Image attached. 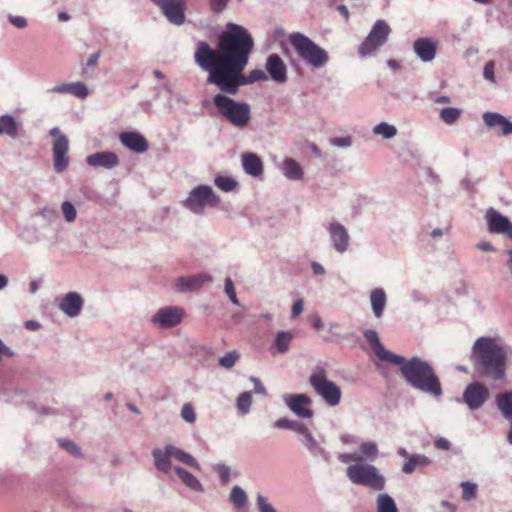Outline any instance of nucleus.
<instances>
[{
  "label": "nucleus",
  "instance_id": "1",
  "mask_svg": "<svg viewBox=\"0 0 512 512\" xmlns=\"http://www.w3.org/2000/svg\"><path fill=\"white\" fill-rule=\"evenodd\" d=\"M254 41L242 26L228 23L221 33L216 49L201 41L194 54L195 62L208 72L207 83L216 85L222 92L235 95L243 85L268 80L261 69H254L243 75Z\"/></svg>",
  "mask_w": 512,
  "mask_h": 512
},
{
  "label": "nucleus",
  "instance_id": "2",
  "mask_svg": "<svg viewBox=\"0 0 512 512\" xmlns=\"http://www.w3.org/2000/svg\"><path fill=\"white\" fill-rule=\"evenodd\" d=\"M506 359V352L496 338L482 336L473 344L471 360L482 376L502 380L505 377Z\"/></svg>",
  "mask_w": 512,
  "mask_h": 512
},
{
  "label": "nucleus",
  "instance_id": "3",
  "mask_svg": "<svg viewBox=\"0 0 512 512\" xmlns=\"http://www.w3.org/2000/svg\"><path fill=\"white\" fill-rule=\"evenodd\" d=\"M394 364L400 366L402 376L413 388L434 397L442 395L440 379L428 362L418 357H412L409 360L403 357L401 363Z\"/></svg>",
  "mask_w": 512,
  "mask_h": 512
},
{
  "label": "nucleus",
  "instance_id": "4",
  "mask_svg": "<svg viewBox=\"0 0 512 512\" xmlns=\"http://www.w3.org/2000/svg\"><path fill=\"white\" fill-rule=\"evenodd\" d=\"M289 42L299 58L312 68L319 69L328 63V52L304 34L299 32L290 34Z\"/></svg>",
  "mask_w": 512,
  "mask_h": 512
},
{
  "label": "nucleus",
  "instance_id": "5",
  "mask_svg": "<svg viewBox=\"0 0 512 512\" xmlns=\"http://www.w3.org/2000/svg\"><path fill=\"white\" fill-rule=\"evenodd\" d=\"M213 103L219 114L237 128H244L250 121V106L224 95L216 94Z\"/></svg>",
  "mask_w": 512,
  "mask_h": 512
},
{
  "label": "nucleus",
  "instance_id": "6",
  "mask_svg": "<svg viewBox=\"0 0 512 512\" xmlns=\"http://www.w3.org/2000/svg\"><path fill=\"white\" fill-rule=\"evenodd\" d=\"M349 480L356 485H362L375 491H380L385 486V478L379 470L370 464H354L346 469Z\"/></svg>",
  "mask_w": 512,
  "mask_h": 512
},
{
  "label": "nucleus",
  "instance_id": "7",
  "mask_svg": "<svg viewBox=\"0 0 512 512\" xmlns=\"http://www.w3.org/2000/svg\"><path fill=\"white\" fill-rule=\"evenodd\" d=\"M152 455L156 468L164 473H168L171 470V458L197 470L200 469L199 463L192 455L173 445H167L164 449L156 448L152 451Z\"/></svg>",
  "mask_w": 512,
  "mask_h": 512
},
{
  "label": "nucleus",
  "instance_id": "8",
  "mask_svg": "<svg viewBox=\"0 0 512 512\" xmlns=\"http://www.w3.org/2000/svg\"><path fill=\"white\" fill-rule=\"evenodd\" d=\"M309 383L328 405L337 406L341 401L342 392L340 387L329 380L324 369L314 371L309 377Z\"/></svg>",
  "mask_w": 512,
  "mask_h": 512
},
{
  "label": "nucleus",
  "instance_id": "9",
  "mask_svg": "<svg viewBox=\"0 0 512 512\" xmlns=\"http://www.w3.org/2000/svg\"><path fill=\"white\" fill-rule=\"evenodd\" d=\"M220 202V198L214 193L213 189L208 185H199L194 188L184 201V206L193 213H202L204 208L216 207Z\"/></svg>",
  "mask_w": 512,
  "mask_h": 512
},
{
  "label": "nucleus",
  "instance_id": "10",
  "mask_svg": "<svg viewBox=\"0 0 512 512\" xmlns=\"http://www.w3.org/2000/svg\"><path fill=\"white\" fill-rule=\"evenodd\" d=\"M389 32L390 28L386 22L378 20L360 45L359 53L363 56L370 55L386 42Z\"/></svg>",
  "mask_w": 512,
  "mask_h": 512
},
{
  "label": "nucleus",
  "instance_id": "11",
  "mask_svg": "<svg viewBox=\"0 0 512 512\" xmlns=\"http://www.w3.org/2000/svg\"><path fill=\"white\" fill-rule=\"evenodd\" d=\"M50 135L55 137L53 143L54 168L56 172L65 171L69 165V141L68 138L60 133L59 128L55 127L50 130Z\"/></svg>",
  "mask_w": 512,
  "mask_h": 512
},
{
  "label": "nucleus",
  "instance_id": "12",
  "mask_svg": "<svg viewBox=\"0 0 512 512\" xmlns=\"http://www.w3.org/2000/svg\"><path fill=\"white\" fill-rule=\"evenodd\" d=\"M167 20L177 26L185 22L186 1L184 0H155Z\"/></svg>",
  "mask_w": 512,
  "mask_h": 512
},
{
  "label": "nucleus",
  "instance_id": "13",
  "mask_svg": "<svg viewBox=\"0 0 512 512\" xmlns=\"http://www.w3.org/2000/svg\"><path fill=\"white\" fill-rule=\"evenodd\" d=\"M489 395L488 388L481 382L475 381L465 388L463 401L471 410H476L483 406Z\"/></svg>",
  "mask_w": 512,
  "mask_h": 512
},
{
  "label": "nucleus",
  "instance_id": "14",
  "mask_svg": "<svg viewBox=\"0 0 512 512\" xmlns=\"http://www.w3.org/2000/svg\"><path fill=\"white\" fill-rule=\"evenodd\" d=\"M185 312L178 306L161 308L152 317V322L162 328L174 327L182 322Z\"/></svg>",
  "mask_w": 512,
  "mask_h": 512
},
{
  "label": "nucleus",
  "instance_id": "15",
  "mask_svg": "<svg viewBox=\"0 0 512 512\" xmlns=\"http://www.w3.org/2000/svg\"><path fill=\"white\" fill-rule=\"evenodd\" d=\"M366 341L371 345L375 355L384 362L401 363L403 357L388 351L380 342L378 334L375 330L367 329L364 331Z\"/></svg>",
  "mask_w": 512,
  "mask_h": 512
},
{
  "label": "nucleus",
  "instance_id": "16",
  "mask_svg": "<svg viewBox=\"0 0 512 512\" xmlns=\"http://www.w3.org/2000/svg\"><path fill=\"white\" fill-rule=\"evenodd\" d=\"M485 219L491 233L504 234L512 239V223L493 208L487 210Z\"/></svg>",
  "mask_w": 512,
  "mask_h": 512
},
{
  "label": "nucleus",
  "instance_id": "17",
  "mask_svg": "<svg viewBox=\"0 0 512 512\" xmlns=\"http://www.w3.org/2000/svg\"><path fill=\"white\" fill-rule=\"evenodd\" d=\"M284 401L291 411L298 417L311 418L313 410L311 409V399L304 394H287Z\"/></svg>",
  "mask_w": 512,
  "mask_h": 512
},
{
  "label": "nucleus",
  "instance_id": "18",
  "mask_svg": "<svg viewBox=\"0 0 512 512\" xmlns=\"http://www.w3.org/2000/svg\"><path fill=\"white\" fill-rule=\"evenodd\" d=\"M265 69L270 77L276 83H285L287 77V66L282 58L277 54H271L267 57Z\"/></svg>",
  "mask_w": 512,
  "mask_h": 512
},
{
  "label": "nucleus",
  "instance_id": "19",
  "mask_svg": "<svg viewBox=\"0 0 512 512\" xmlns=\"http://www.w3.org/2000/svg\"><path fill=\"white\" fill-rule=\"evenodd\" d=\"M378 455V448L374 442H364L360 445V453L340 454L338 459L343 463L362 462L364 460H374Z\"/></svg>",
  "mask_w": 512,
  "mask_h": 512
},
{
  "label": "nucleus",
  "instance_id": "20",
  "mask_svg": "<svg viewBox=\"0 0 512 512\" xmlns=\"http://www.w3.org/2000/svg\"><path fill=\"white\" fill-rule=\"evenodd\" d=\"M121 143L136 153H144L149 149L145 137L137 132H122L119 136Z\"/></svg>",
  "mask_w": 512,
  "mask_h": 512
},
{
  "label": "nucleus",
  "instance_id": "21",
  "mask_svg": "<svg viewBox=\"0 0 512 512\" xmlns=\"http://www.w3.org/2000/svg\"><path fill=\"white\" fill-rule=\"evenodd\" d=\"M86 162L92 167H103L111 169L119 165L118 156L110 151L96 152L87 156Z\"/></svg>",
  "mask_w": 512,
  "mask_h": 512
},
{
  "label": "nucleus",
  "instance_id": "22",
  "mask_svg": "<svg viewBox=\"0 0 512 512\" xmlns=\"http://www.w3.org/2000/svg\"><path fill=\"white\" fill-rule=\"evenodd\" d=\"M414 52L423 62H430L435 58L437 45L428 38H419L414 42Z\"/></svg>",
  "mask_w": 512,
  "mask_h": 512
},
{
  "label": "nucleus",
  "instance_id": "23",
  "mask_svg": "<svg viewBox=\"0 0 512 512\" xmlns=\"http://www.w3.org/2000/svg\"><path fill=\"white\" fill-rule=\"evenodd\" d=\"M329 232L333 246L338 252H344L348 247L349 236L345 227L339 223H332Z\"/></svg>",
  "mask_w": 512,
  "mask_h": 512
},
{
  "label": "nucleus",
  "instance_id": "24",
  "mask_svg": "<svg viewBox=\"0 0 512 512\" xmlns=\"http://www.w3.org/2000/svg\"><path fill=\"white\" fill-rule=\"evenodd\" d=\"M83 306V300L76 292H69L61 301L60 308L70 317L77 316Z\"/></svg>",
  "mask_w": 512,
  "mask_h": 512
},
{
  "label": "nucleus",
  "instance_id": "25",
  "mask_svg": "<svg viewBox=\"0 0 512 512\" xmlns=\"http://www.w3.org/2000/svg\"><path fill=\"white\" fill-rule=\"evenodd\" d=\"M483 121L490 128L500 127L505 136L512 134V122L499 113L486 112L483 115Z\"/></svg>",
  "mask_w": 512,
  "mask_h": 512
},
{
  "label": "nucleus",
  "instance_id": "26",
  "mask_svg": "<svg viewBox=\"0 0 512 512\" xmlns=\"http://www.w3.org/2000/svg\"><path fill=\"white\" fill-rule=\"evenodd\" d=\"M242 165L244 171L253 177H258L263 173V163L261 159L254 153L243 154Z\"/></svg>",
  "mask_w": 512,
  "mask_h": 512
},
{
  "label": "nucleus",
  "instance_id": "27",
  "mask_svg": "<svg viewBox=\"0 0 512 512\" xmlns=\"http://www.w3.org/2000/svg\"><path fill=\"white\" fill-rule=\"evenodd\" d=\"M211 278L205 275H194L188 277H180L177 279L176 286L181 292L198 289L204 282L210 281Z\"/></svg>",
  "mask_w": 512,
  "mask_h": 512
},
{
  "label": "nucleus",
  "instance_id": "28",
  "mask_svg": "<svg viewBox=\"0 0 512 512\" xmlns=\"http://www.w3.org/2000/svg\"><path fill=\"white\" fill-rule=\"evenodd\" d=\"M386 294L383 289L375 288L370 294V302L375 317L380 318L383 315L386 306Z\"/></svg>",
  "mask_w": 512,
  "mask_h": 512
},
{
  "label": "nucleus",
  "instance_id": "29",
  "mask_svg": "<svg viewBox=\"0 0 512 512\" xmlns=\"http://www.w3.org/2000/svg\"><path fill=\"white\" fill-rule=\"evenodd\" d=\"M496 405L506 420H512V391H506L496 396Z\"/></svg>",
  "mask_w": 512,
  "mask_h": 512
},
{
  "label": "nucleus",
  "instance_id": "30",
  "mask_svg": "<svg viewBox=\"0 0 512 512\" xmlns=\"http://www.w3.org/2000/svg\"><path fill=\"white\" fill-rule=\"evenodd\" d=\"M283 174L290 180H300L303 178V169L292 158H286L282 164Z\"/></svg>",
  "mask_w": 512,
  "mask_h": 512
},
{
  "label": "nucleus",
  "instance_id": "31",
  "mask_svg": "<svg viewBox=\"0 0 512 512\" xmlns=\"http://www.w3.org/2000/svg\"><path fill=\"white\" fill-rule=\"evenodd\" d=\"M173 470L175 471V473L177 474V476L179 477V479L187 486L189 487L190 489L194 490V491H201L202 490V485L201 483L199 482V480L194 476L192 475L190 472H188L187 470H185L184 468L182 467H179V466H175L173 468Z\"/></svg>",
  "mask_w": 512,
  "mask_h": 512
},
{
  "label": "nucleus",
  "instance_id": "32",
  "mask_svg": "<svg viewBox=\"0 0 512 512\" xmlns=\"http://www.w3.org/2000/svg\"><path fill=\"white\" fill-rule=\"evenodd\" d=\"M430 459L424 455H411L407 462L402 466V472L411 474L417 467H424L430 464Z\"/></svg>",
  "mask_w": 512,
  "mask_h": 512
},
{
  "label": "nucleus",
  "instance_id": "33",
  "mask_svg": "<svg viewBox=\"0 0 512 512\" xmlns=\"http://www.w3.org/2000/svg\"><path fill=\"white\" fill-rule=\"evenodd\" d=\"M293 337L294 336L291 332H288V331L278 332L275 337V341H274V346L277 350V353H280V354L285 353L288 350Z\"/></svg>",
  "mask_w": 512,
  "mask_h": 512
},
{
  "label": "nucleus",
  "instance_id": "34",
  "mask_svg": "<svg viewBox=\"0 0 512 512\" xmlns=\"http://www.w3.org/2000/svg\"><path fill=\"white\" fill-rule=\"evenodd\" d=\"M377 512H398L394 500L387 494L377 497Z\"/></svg>",
  "mask_w": 512,
  "mask_h": 512
},
{
  "label": "nucleus",
  "instance_id": "35",
  "mask_svg": "<svg viewBox=\"0 0 512 512\" xmlns=\"http://www.w3.org/2000/svg\"><path fill=\"white\" fill-rule=\"evenodd\" d=\"M0 126L2 129V133H6L11 137H15L17 135V123L14 118L11 116H3L0 119Z\"/></svg>",
  "mask_w": 512,
  "mask_h": 512
},
{
  "label": "nucleus",
  "instance_id": "36",
  "mask_svg": "<svg viewBox=\"0 0 512 512\" xmlns=\"http://www.w3.org/2000/svg\"><path fill=\"white\" fill-rule=\"evenodd\" d=\"M460 115L461 110L458 108L447 107L440 111V118L449 125L455 123L460 118Z\"/></svg>",
  "mask_w": 512,
  "mask_h": 512
},
{
  "label": "nucleus",
  "instance_id": "37",
  "mask_svg": "<svg viewBox=\"0 0 512 512\" xmlns=\"http://www.w3.org/2000/svg\"><path fill=\"white\" fill-rule=\"evenodd\" d=\"M230 500L237 508H242L247 503V495L239 486H234L230 494Z\"/></svg>",
  "mask_w": 512,
  "mask_h": 512
},
{
  "label": "nucleus",
  "instance_id": "38",
  "mask_svg": "<svg viewBox=\"0 0 512 512\" xmlns=\"http://www.w3.org/2000/svg\"><path fill=\"white\" fill-rule=\"evenodd\" d=\"M373 132L376 135H382L384 138L389 139L396 135L397 129L393 125L382 122L374 127Z\"/></svg>",
  "mask_w": 512,
  "mask_h": 512
},
{
  "label": "nucleus",
  "instance_id": "39",
  "mask_svg": "<svg viewBox=\"0 0 512 512\" xmlns=\"http://www.w3.org/2000/svg\"><path fill=\"white\" fill-rule=\"evenodd\" d=\"M252 404V393L244 392L237 399V409L239 412L244 415L249 412L250 406Z\"/></svg>",
  "mask_w": 512,
  "mask_h": 512
},
{
  "label": "nucleus",
  "instance_id": "40",
  "mask_svg": "<svg viewBox=\"0 0 512 512\" xmlns=\"http://www.w3.org/2000/svg\"><path fill=\"white\" fill-rule=\"evenodd\" d=\"M215 185L222 191L230 192L236 188L237 182L231 177L219 176L215 178Z\"/></svg>",
  "mask_w": 512,
  "mask_h": 512
},
{
  "label": "nucleus",
  "instance_id": "41",
  "mask_svg": "<svg viewBox=\"0 0 512 512\" xmlns=\"http://www.w3.org/2000/svg\"><path fill=\"white\" fill-rule=\"evenodd\" d=\"M70 94L85 99L89 95L87 86L83 82L71 83Z\"/></svg>",
  "mask_w": 512,
  "mask_h": 512
},
{
  "label": "nucleus",
  "instance_id": "42",
  "mask_svg": "<svg viewBox=\"0 0 512 512\" xmlns=\"http://www.w3.org/2000/svg\"><path fill=\"white\" fill-rule=\"evenodd\" d=\"M462 498L465 501H470L471 499L476 497L477 485L470 482H462Z\"/></svg>",
  "mask_w": 512,
  "mask_h": 512
},
{
  "label": "nucleus",
  "instance_id": "43",
  "mask_svg": "<svg viewBox=\"0 0 512 512\" xmlns=\"http://www.w3.org/2000/svg\"><path fill=\"white\" fill-rule=\"evenodd\" d=\"M239 359V354L236 351L228 352L226 355L219 359L220 366L224 368H231Z\"/></svg>",
  "mask_w": 512,
  "mask_h": 512
},
{
  "label": "nucleus",
  "instance_id": "44",
  "mask_svg": "<svg viewBox=\"0 0 512 512\" xmlns=\"http://www.w3.org/2000/svg\"><path fill=\"white\" fill-rule=\"evenodd\" d=\"M59 445L66 450L68 453L74 456L81 455V449L74 442L66 439H58Z\"/></svg>",
  "mask_w": 512,
  "mask_h": 512
},
{
  "label": "nucleus",
  "instance_id": "45",
  "mask_svg": "<svg viewBox=\"0 0 512 512\" xmlns=\"http://www.w3.org/2000/svg\"><path fill=\"white\" fill-rule=\"evenodd\" d=\"M64 218L67 222H73L76 218V209L75 207L68 201L62 203L61 206Z\"/></svg>",
  "mask_w": 512,
  "mask_h": 512
},
{
  "label": "nucleus",
  "instance_id": "46",
  "mask_svg": "<svg viewBox=\"0 0 512 512\" xmlns=\"http://www.w3.org/2000/svg\"><path fill=\"white\" fill-rule=\"evenodd\" d=\"M224 289H225V293L228 295L231 302L235 305H238L239 304L238 298L236 296L234 284H233V281L231 280V278H229V277L226 278Z\"/></svg>",
  "mask_w": 512,
  "mask_h": 512
},
{
  "label": "nucleus",
  "instance_id": "47",
  "mask_svg": "<svg viewBox=\"0 0 512 512\" xmlns=\"http://www.w3.org/2000/svg\"><path fill=\"white\" fill-rule=\"evenodd\" d=\"M182 418L188 423H194L196 420V415L194 409L190 403L184 404L181 410Z\"/></svg>",
  "mask_w": 512,
  "mask_h": 512
},
{
  "label": "nucleus",
  "instance_id": "48",
  "mask_svg": "<svg viewBox=\"0 0 512 512\" xmlns=\"http://www.w3.org/2000/svg\"><path fill=\"white\" fill-rule=\"evenodd\" d=\"M494 70H495V63L494 61L490 60L488 61L485 66H484V70H483V76L486 80L494 83L495 82V75H494Z\"/></svg>",
  "mask_w": 512,
  "mask_h": 512
},
{
  "label": "nucleus",
  "instance_id": "49",
  "mask_svg": "<svg viewBox=\"0 0 512 512\" xmlns=\"http://www.w3.org/2000/svg\"><path fill=\"white\" fill-rule=\"evenodd\" d=\"M257 505L260 512H277L270 503L262 496H257Z\"/></svg>",
  "mask_w": 512,
  "mask_h": 512
},
{
  "label": "nucleus",
  "instance_id": "50",
  "mask_svg": "<svg viewBox=\"0 0 512 512\" xmlns=\"http://www.w3.org/2000/svg\"><path fill=\"white\" fill-rule=\"evenodd\" d=\"M9 22L16 28L22 29L27 26V20L23 16L8 15Z\"/></svg>",
  "mask_w": 512,
  "mask_h": 512
},
{
  "label": "nucleus",
  "instance_id": "51",
  "mask_svg": "<svg viewBox=\"0 0 512 512\" xmlns=\"http://www.w3.org/2000/svg\"><path fill=\"white\" fill-rule=\"evenodd\" d=\"M290 430L296 431V432L306 436L309 439L312 438V435H311L309 429L302 423L293 421V424H292V427Z\"/></svg>",
  "mask_w": 512,
  "mask_h": 512
},
{
  "label": "nucleus",
  "instance_id": "52",
  "mask_svg": "<svg viewBox=\"0 0 512 512\" xmlns=\"http://www.w3.org/2000/svg\"><path fill=\"white\" fill-rule=\"evenodd\" d=\"M229 0H210L211 9L214 12H221L227 5Z\"/></svg>",
  "mask_w": 512,
  "mask_h": 512
},
{
  "label": "nucleus",
  "instance_id": "53",
  "mask_svg": "<svg viewBox=\"0 0 512 512\" xmlns=\"http://www.w3.org/2000/svg\"><path fill=\"white\" fill-rule=\"evenodd\" d=\"M303 311V301L301 299L296 300L291 308V317L295 318L300 315Z\"/></svg>",
  "mask_w": 512,
  "mask_h": 512
},
{
  "label": "nucleus",
  "instance_id": "54",
  "mask_svg": "<svg viewBox=\"0 0 512 512\" xmlns=\"http://www.w3.org/2000/svg\"><path fill=\"white\" fill-rule=\"evenodd\" d=\"M331 143L338 147H348L351 145V139L349 137H336L331 140Z\"/></svg>",
  "mask_w": 512,
  "mask_h": 512
},
{
  "label": "nucleus",
  "instance_id": "55",
  "mask_svg": "<svg viewBox=\"0 0 512 512\" xmlns=\"http://www.w3.org/2000/svg\"><path fill=\"white\" fill-rule=\"evenodd\" d=\"M293 421L288 420L287 418H280L274 423V427L280 429H291Z\"/></svg>",
  "mask_w": 512,
  "mask_h": 512
},
{
  "label": "nucleus",
  "instance_id": "56",
  "mask_svg": "<svg viewBox=\"0 0 512 512\" xmlns=\"http://www.w3.org/2000/svg\"><path fill=\"white\" fill-rule=\"evenodd\" d=\"M70 89H71V83H62L60 85L53 87L52 92L60 93V94H64V93L70 94Z\"/></svg>",
  "mask_w": 512,
  "mask_h": 512
},
{
  "label": "nucleus",
  "instance_id": "57",
  "mask_svg": "<svg viewBox=\"0 0 512 512\" xmlns=\"http://www.w3.org/2000/svg\"><path fill=\"white\" fill-rule=\"evenodd\" d=\"M251 381L254 383L255 393L263 395L266 394V389L258 378L251 377Z\"/></svg>",
  "mask_w": 512,
  "mask_h": 512
},
{
  "label": "nucleus",
  "instance_id": "58",
  "mask_svg": "<svg viewBox=\"0 0 512 512\" xmlns=\"http://www.w3.org/2000/svg\"><path fill=\"white\" fill-rule=\"evenodd\" d=\"M435 446L441 450H449L451 447L450 442L445 438H439L435 441Z\"/></svg>",
  "mask_w": 512,
  "mask_h": 512
},
{
  "label": "nucleus",
  "instance_id": "59",
  "mask_svg": "<svg viewBox=\"0 0 512 512\" xmlns=\"http://www.w3.org/2000/svg\"><path fill=\"white\" fill-rule=\"evenodd\" d=\"M3 356L12 357L13 352L9 347L5 346L2 340L0 339V360L2 359Z\"/></svg>",
  "mask_w": 512,
  "mask_h": 512
},
{
  "label": "nucleus",
  "instance_id": "60",
  "mask_svg": "<svg viewBox=\"0 0 512 512\" xmlns=\"http://www.w3.org/2000/svg\"><path fill=\"white\" fill-rule=\"evenodd\" d=\"M311 324L316 330H320L323 326L321 318L317 315H314L310 318Z\"/></svg>",
  "mask_w": 512,
  "mask_h": 512
},
{
  "label": "nucleus",
  "instance_id": "61",
  "mask_svg": "<svg viewBox=\"0 0 512 512\" xmlns=\"http://www.w3.org/2000/svg\"><path fill=\"white\" fill-rule=\"evenodd\" d=\"M100 57V51L90 55L89 59L87 60L86 65L87 66H95L99 60Z\"/></svg>",
  "mask_w": 512,
  "mask_h": 512
},
{
  "label": "nucleus",
  "instance_id": "62",
  "mask_svg": "<svg viewBox=\"0 0 512 512\" xmlns=\"http://www.w3.org/2000/svg\"><path fill=\"white\" fill-rule=\"evenodd\" d=\"M477 247L482 251H493L494 248L489 242H480L477 244Z\"/></svg>",
  "mask_w": 512,
  "mask_h": 512
},
{
  "label": "nucleus",
  "instance_id": "63",
  "mask_svg": "<svg viewBox=\"0 0 512 512\" xmlns=\"http://www.w3.org/2000/svg\"><path fill=\"white\" fill-rule=\"evenodd\" d=\"M312 269L314 271L315 274H323L325 272L324 268L322 265H320L319 263L317 262H313L312 263Z\"/></svg>",
  "mask_w": 512,
  "mask_h": 512
},
{
  "label": "nucleus",
  "instance_id": "64",
  "mask_svg": "<svg viewBox=\"0 0 512 512\" xmlns=\"http://www.w3.org/2000/svg\"><path fill=\"white\" fill-rule=\"evenodd\" d=\"M39 323H37L36 321H33V320H30V321H27L25 323V327L29 330H36L39 328Z\"/></svg>",
  "mask_w": 512,
  "mask_h": 512
}]
</instances>
